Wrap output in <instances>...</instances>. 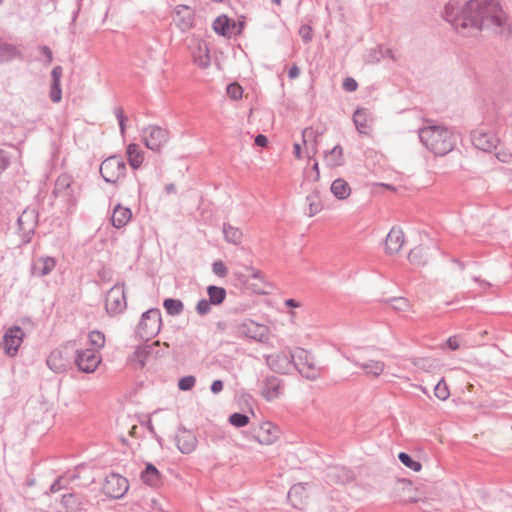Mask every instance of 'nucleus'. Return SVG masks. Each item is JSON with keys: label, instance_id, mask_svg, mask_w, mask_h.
Returning a JSON list of instances; mask_svg holds the SVG:
<instances>
[{"label": "nucleus", "instance_id": "nucleus-63", "mask_svg": "<svg viewBox=\"0 0 512 512\" xmlns=\"http://www.w3.org/2000/svg\"><path fill=\"white\" fill-rule=\"evenodd\" d=\"M375 186L384 187L386 189L394 190V188L389 184L379 183V184H375Z\"/></svg>", "mask_w": 512, "mask_h": 512}, {"label": "nucleus", "instance_id": "nucleus-15", "mask_svg": "<svg viewBox=\"0 0 512 512\" xmlns=\"http://www.w3.org/2000/svg\"><path fill=\"white\" fill-rule=\"evenodd\" d=\"M384 304L394 313L402 317H408L416 313L415 305L408 298L403 296L391 297L384 300Z\"/></svg>", "mask_w": 512, "mask_h": 512}, {"label": "nucleus", "instance_id": "nucleus-48", "mask_svg": "<svg viewBox=\"0 0 512 512\" xmlns=\"http://www.w3.org/2000/svg\"><path fill=\"white\" fill-rule=\"evenodd\" d=\"M82 470H85V465L79 464L75 467L74 471L65 473L64 475H67L66 484H70L71 482L80 479V473Z\"/></svg>", "mask_w": 512, "mask_h": 512}, {"label": "nucleus", "instance_id": "nucleus-40", "mask_svg": "<svg viewBox=\"0 0 512 512\" xmlns=\"http://www.w3.org/2000/svg\"><path fill=\"white\" fill-rule=\"evenodd\" d=\"M493 150H495L496 158L499 161L509 163L512 160V153L508 148L497 145V148H494Z\"/></svg>", "mask_w": 512, "mask_h": 512}, {"label": "nucleus", "instance_id": "nucleus-50", "mask_svg": "<svg viewBox=\"0 0 512 512\" xmlns=\"http://www.w3.org/2000/svg\"><path fill=\"white\" fill-rule=\"evenodd\" d=\"M211 305L212 304L210 303L209 300L203 299L197 303L196 310H197L198 314L204 315L210 311Z\"/></svg>", "mask_w": 512, "mask_h": 512}, {"label": "nucleus", "instance_id": "nucleus-4", "mask_svg": "<svg viewBox=\"0 0 512 512\" xmlns=\"http://www.w3.org/2000/svg\"><path fill=\"white\" fill-rule=\"evenodd\" d=\"M162 325L161 313L158 309H150L146 311L137 326L136 333L143 340H150L155 337Z\"/></svg>", "mask_w": 512, "mask_h": 512}, {"label": "nucleus", "instance_id": "nucleus-12", "mask_svg": "<svg viewBox=\"0 0 512 512\" xmlns=\"http://www.w3.org/2000/svg\"><path fill=\"white\" fill-rule=\"evenodd\" d=\"M292 353L280 351L269 355L266 359L268 366L277 373L286 374L293 368Z\"/></svg>", "mask_w": 512, "mask_h": 512}, {"label": "nucleus", "instance_id": "nucleus-56", "mask_svg": "<svg viewBox=\"0 0 512 512\" xmlns=\"http://www.w3.org/2000/svg\"><path fill=\"white\" fill-rule=\"evenodd\" d=\"M223 389V383L221 380H215L212 385H211V391L214 393V394H217L219 392H221Z\"/></svg>", "mask_w": 512, "mask_h": 512}, {"label": "nucleus", "instance_id": "nucleus-54", "mask_svg": "<svg viewBox=\"0 0 512 512\" xmlns=\"http://www.w3.org/2000/svg\"><path fill=\"white\" fill-rule=\"evenodd\" d=\"M62 67L60 66H56L54 67V69L52 70V83L58 85L60 84V80H61V77H62Z\"/></svg>", "mask_w": 512, "mask_h": 512}, {"label": "nucleus", "instance_id": "nucleus-17", "mask_svg": "<svg viewBox=\"0 0 512 512\" xmlns=\"http://www.w3.org/2000/svg\"><path fill=\"white\" fill-rule=\"evenodd\" d=\"M37 213L32 209H26L18 219L19 230L24 237H29L37 226Z\"/></svg>", "mask_w": 512, "mask_h": 512}, {"label": "nucleus", "instance_id": "nucleus-36", "mask_svg": "<svg viewBox=\"0 0 512 512\" xmlns=\"http://www.w3.org/2000/svg\"><path fill=\"white\" fill-rule=\"evenodd\" d=\"M224 236L227 241L237 245L240 244L242 241V232L235 227H232L230 225L224 226L223 229Z\"/></svg>", "mask_w": 512, "mask_h": 512}, {"label": "nucleus", "instance_id": "nucleus-57", "mask_svg": "<svg viewBox=\"0 0 512 512\" xmlns=\"http://www.w3.org/2000/svg\"><path fill=\"white\" fill-rule=\"evenodd\" d=\"M267 138L266 136L260 134V135H257L256 138H255V144L257 146H260V147H265L267 145Z\"/></svg>", "mask_w": 512, "mask_h": 512}, {"label": "nucleus", "instance_id": "nucleus-39", "mask_svg": "<svg viewBox=\"0 0 512 512\" xmlns=\"http://www.w3.org/2000/svg\"><path fill=\"white\" fill-rule=\"evenodd\" d=\"M434 396L440 401H445L450 397V389L444 379H441L434 387Z\"/></svg>", "mask_w": 512, "mask_h": 512}, {"label": "nucleus", "instance_id": "nucleus-59", "mask_svg": "<svg viewBox=\"0 0 512 512\" xmlns=\"http://www.w3.org/2000/svg\"><path fill=\"white\" fill-rule=\"evenodd\" d=\"M300 74V70L297 66H293L291 67V69L289 70V77L290 79H295L299 76Z\"/></svg>", "mask_w": 512, "mask_h": 512}, {"label": "nucleus", "instance_id": "nucleus-6", "mask_svg": "<svg viewBox=\"0 0 512 512\" xmlns=\"http://www.w3.org/2000/svg\"><path fill=\"white\" fill-rule=\"evenodd\" d=\"M238 332L250 339L258 342H267L270 339L271 331L270 328L252 319H245L238 324Z\"/></svg>", "mask_w": 512, "mask_h": 512}, {"label": "nucleus", "instance_id": "nucleus-22", "mask_svg": "<svg viewBox=\"0 0 512 512\" xmlns=\"http://www.w3.org/2000/svg\"><path fill=\"white\" fill-rule=\"evenodd\" d=\"M306 214L309 217H313L319 214L324 209V202L322 199V194L319 189H314L307 197H306Z\"/></svg>", "mask_w": 512, "mask_h": 512}, {"label": "nucleus", "instance_id": "nucleus-16", "mask_svg": "<svg viewBox=\"0 0 512 512\" xmlns=\"http://www.w3.org/2000/svg\"><path fill=\"white\" fill-rule=\"evenodd\" d=\"M24 332L19 327H13L3 336V349L9 356H14L22 344Z\"/></svg>", "mask_w": 512, "mask_h": 512}, {"label": "nucleus", "instance_id": "nucleus-33", "mask_svg": "<svg viewBox=\"0 0 512 512\" xmlns=\"http://www.w3.org/2000/svg\"><path fill=\"white\" fill-rule=\"evenodd\" d=\"M89 344L92 346L91 350H96L98 353L105 345V335L100 331H91L88 335Z\"/></svg>", "mask_w": 512, "mask_h": 512}, {"label": "nucleus", "instance_id": "nucleus-49", "mask_svg": "<svg viewBox=\"0 0 512 512\" xmlns=\"http://www.w3.org/2000/svg\"><path fill=\"white\" fill-rule=\"evenodd\" d=\"M115 114H116V118L119 122V126H120V131H121V134L124 135L125 134V131H126V121H127V117L126 115L124 114V111L123 109L121 108H118L116 111H115Z\"/></svg>", "mask_w": 512, "mask_h": 512}, {"label": "nucleus", "instance_id": "nucleus-29", "mask_svg": "<svg viewBox=\"0 0 512 512\" xmlns=\"http://www.w3.org/2000/svg\"><path fill=\"white\" fill-rule=\"evenodd\" d=\"M141 480L149 486H157L160 482V473L153 464L148 463L141 472Z\"/></svg>", "mask_w": 512, "mask_h": 512}, {"label": "nucleus", "instance_id": "nucleus-9", "mask_svg": "<svg viewBox=\"0 0 512 512\" xmlns=\"http://www.w3.org/2000/svg\"><path fill=\"white\" fill-rule=\"evenodd\" d=\"M168 140L166 130L158 126H149L144 130L143 142L148 149L159 151Z\"/></svg>", "mask_w": 512, "mask_h": 512}, {"label": "nucleus", "instance_id": "nucleus-2", "mask_svg": "<svg viewBox=\"0 0 512 512\" xmlns=\"http://www.w3.org/2000/svg\"><path fill=\"white\" fill-rule=\"evenodd\" d=\"M422 144L436 156H444L453 150L455 137L444 126L432 125L419 131Z\"/></svg>", "mask_w": 512, "mask_h": 512}, {"label": "nucleus", "instance_id": "nucleus-30", "mask_svg": "<svg viewBox=\"0 0 512 512\" xmlns=\"http://www.w3.org/2000/svg\"><path fill=\"white\" fill-rule=\"evenodd\" d=\"M354 123L360 133L367 134L370 131L369 116L365 109H359L354 113Z\"/></svg>", "mask_w": 512, "mask_h": 512}, {"label": "nucleus", "instance_id": "nucleus-64", "mask_svg": "<svg viewBox=\"0 0 512 512\" xmlns=\"http://www.w3.org/2000/svg\"><path fill=\"white\" fill-rule=\"evenodd\" d=\"M93 482H94V479H93V478H90V479H88L85 483H83L82 485H83V486H87V485H89V484H91V483H93Z\"/></svg>", "mask_w": 512, "mask_h": 512}, {"label": "nucleus", "instance_id": "nucleus-5", "mask_svg": "<svg viewBox=\"0 0 512 512\" xmlns=\"http://www.w3.org/2000/svg\"><path fill=\"white\" fill-rule=\"evenodd\" d=\"M100 173L106 182L116 184L126 174L125 162L117 156L108 157L100 165Z\"/></svg>", "mask_w": 512, "mask_h": 512}, {"label": "nucleus", "instance_id": "nucleus-14", "mask_svg": "<svg viewBox=\"0 0 512 512\" xmlns=\"http://www.w3.org/2000/svg\"><path fill=\"white\" fill-rule=\"evenodd\" d=\"M280 430L270 422L262 423L254 432V437L260 445L270 446L276 444Z\"/></svg>", "mask_w": 512, "mask_h": 512}, {"label": "nucleus", "instance_id": "nucleus-62", "mask_svg": "<svg viewBox=\"0 0 512 512\" xmlns=\"http://www.w3.org/2000/svg\"><path fill=\"white\" fill-rule=\"evenodd\" d=\"M247 289H250V290H252V291H254V292H256V293H263V292H264V291H263L262 289H260V288H255V287H253V285H252V284H247Z\"/></svg>", "mask_w": 512, "mask_h": 512}, {"label": "nucleus", "instance_id": "nucleus-32", "mask_svg": "<svg viewBox=\"0 0 512 512\" xmlns=\"http://www.w3.org/2000/svg\"><path fill=\"white\" fill-rule=\"evenodd\" d=\"M61 503L66 509L77 511L81 508L82 501L74 493H67L62 496Z\"/></svg>", "mask_w": 512, "mask_h": 512}, {"label": "nucleus", "instance_id": "nucleus-31", "mask_svg": "<svg viewBox=\"0 0 512 512\" xmlns=\"http://www.w3.org/2000/svg\"><path fill=\"white\" fill-rule=\"evenodd\" d=\"M207 293L209 301L213 305L222 304L226 298V290L222 287L211 285L207 288Z\"/></svg>", "mask_w": 512, "mask_h": 512}, {"label": "nucleus", "instance_id": "nucleus-10", "mask_svg": "<svg viewBox=\"0 0 512 512\" xmlns=\"http://www.w3.org/2000/svg\"><path fill=\"white\" fill-rule=\"evenodd\" d=\"M405 244V234L402 228L400 227H392L388 232L385 243L384 250L385 253L389 256L398 255L403 246Z\"/></svg>", "mask_w": 512, "mask_h": 512}, {"label": "nucleus", "instance_id": "nucleus-47", "mask_svg": "<svg viewBox=\"0 0 512 512\" xmlns=\"http://www.w3.org/2000/svg\"><path fill=\"white\" fill-rule=\"evenodd\" d=\"M322 131L314 130L312 127L305 128L302 132L303 142L307 144L308 141L316 142L317 136L321 135Z\"/></svg>", "mask_w": 512, "mask_h": 512}, {"label": "nucleus", "instance_id": "nucleus-43", "mask_svg": "<svg viewBox=\"0 0 512 512\" xmlns=\"http://www.w3.org/2000/svg\"><path fill=\"white\" fill-rule=\"evenodd\" d=\"M67 475L58 476L50 486V492L56 493L62 489H66L69 484H66Z\"/></svg>", "mask_w": 512, "mask_h": 512}, {"label": "nucleus", "instance_id": "nucleus-37", "mask_svg": "<svg viewBox=\"0 0 512 512\" xmlns=\"http://www.w3.org/2000/svg\"><path fill=\"white\" fill-rule=\"evenodd\" d=\"M398 459L404 466L415 472H419L422 468V465L419 461L413 459L408 453L404 451L398 454Z\"/></svg>", "mask_w": 512, "mask_h": 512}, {"label": "nucleus", "instance_id": "nucleus-18", "mask_svg": "<svg viewBox=\"0 0 512 512\" xmlns=\"http://www.w3.org/2000/svg\"><path fill=\"white\" fill-rule=\"evenodd\" d=\"M282 384L281 381L274 376L265 378L261 387V395L267 401H273L281 395Z\"/></svg>", "mask_w": 512, "mask_h": 512}, {"label": "nucleus", "instance_id": "nucleus-23", "mask_svg": "<svg viewBox=\"0 0 512 512\" xmlns=\"http://www.w3.org/2000/svg\"><path fill=\"white\" fill-rule=\"evenodd\" d=\"M364 374L371 378L380 377L386 369L385 362L380 359H370L359 365Z\"/></svg>", "mask_w": 512, "mask_h": 512}, {"label": "nucleus", "instance_id": "nucleus-38", "mask_svg": "<svg viewBox=\"0 0 512 512\" xmlns=\"http://www.w3.org/2000/svg\"><path fill=\"white\" fill-rule=\"evenodd\" d=\"M327 478L335 482H344L350 478L348 472L343 468L331 467L327 473Z\"/></svg>", "mask_w": 512, "mask_h": 512}, {"label": "nucleus", "instance_id": "nucleus-25", "mask_svg": "<svg viewBox=\"0 0 512 512\" xmlns=\"http://www.w3.org/2000/svg\"><path fill=\"white\" fill-rule=\"evenodd\" d=\"M132 218V212L129 208L117 205L112 213L111 222L115 228L126 226Z\"/></svg>", "mask_w": 512, "mask_h": 512}, {"label": "nucleus", "instance_id": "nucleus-42", "mask_svg": "<svg viewBox=\"0 0 512 512\" xmlns=\"http://www.w3.org/2000/svg\"><path fill=\"white\" fill-rule=\"evenodd\" d=\"M424 259V252L421 248L416 247L412 249L408 254V260L414 265H420Z\"/></svg>", "mask_w": 512, "mask_h": 512}, {"label": "nucleus", "instance_id": "nucleus-1", "mask_svg": "<svg viewBox=\"0 0 512 512\" xmlns=\"http://www.w3.org/2000/svg\"><path fill=\"white\" fill-rule=\"evenodd\" d=\"M444 17L464 36H472L483 29L499 32L506 15L495 0H470L462 7L450 0L444 8Z\"/></svg>", "mask_w": 512, "mask_h": 512}, {"label": "nucleus", "instance_id": "nucleus-51", "mask_svg": "<svg viewBox=\"0 0 512 512\" xmlns=\"http://www.w3.org/2000/svg\"><path fill=\"white\" fill-rule=\"evenodd\" d=\"M299 34L303 38L304 41L308 42L312 39V28L308 25H303L299 29Z\"/></svg>", "mask_w": 512, "mask_h": 512}, {"label": "nucleus", "instance_id": "nucleus-45", "mask_svg": "<svg viewBox=\"0 0 512 512\" xmlns=\"http://www.w3.org/2000/svg\"><path fill=\"white\" fill-rule=\"evenodd\" d=\"M212 271L216 276L223 278L227 275L228 268L223 261L217 260L212 264Z\"/></svg>", "mask_w": 512, "mask_h": 512}, {"label": "nucleus", "instance_id": "nucleus-44", "mask_svg": "<svg viewBox=\"0 0 512 512\" xmlns=\"http://www.w3.org/2000/svg\"><path fill=\"white\" fill-rule=\"evenodd\" d=\"M227 94L231 99L238 100L243 95V89L239 84L233 83L227 87Z\"/></svg>", "mask_w": 512, "mask_h": 512}, {"label": "nucleus", "instance_id": "nucleus-60", "mask_svg": "<svg viewBox=\"0 0 512 512\" xmlns=\"http://www.w3.org/2000/svg\"><path fill=\"white\" fill-rule=\"evenodd\" d=\"M7 166V157L0 151V172L3 171Z\"/></svg>", "mask_w": 512, "mask_h": 512}, {"label": "nucleus", "instance_id": "nucleus-41", "mask_svg": "<svg viewBox=\"0 0 512 512\" xmlns=\"http://www.w3.org/2000/svg\"><path fill=\"white\" fill-rule=\"evenodd\" d=\"M229 422L235 427H244L249 423V417L241 413H234L229 417Z\"/></svg>", "mask_w": 512, "mask_h": 512}, {"label": "nucleus", "instance_id": "nucleus-13", "mask_svg": "<svg viewBox=\"0 0 512 512\" xmlns=\"http://www.w3.org/2000/svg\"><path fill=\"white\" fill-rule=\"evenodd\" d=\"M101 360V355L96 350L85 349L78 352L76 364L81 371L92 373L97 369Z\"/></svg>", "mask_w": 512, "mask_h": 512}, {"label": "nucleus", "instance_id": "nucleus-27", "mask_svg": "<svg viewBox=\"0 0 512 512\" xmlns=\"http://www.w3.org/2000/svg\"><path fill=\"white\" fill-rule=\"evenodd\" d=\"M159 344V341H155L150 345H143L137 347L132 357L130 358L131 362L135 363L137 366L142 368L145 365L148 357L150 356L152 348L158 346Z\"/></svg>", "mask_w": 512, "mask_h": 512}, {"label": "nucleus", "instance_id": "nucleus-26", "mask_svg": "<svg viewBox=\"0 0 512 512\" xmlns=\"http://www.w3.org/2000/svg\"><path fill=\"white\" fill-rule=\"evenodd\" d=\"M126 157L131 168L138 169L143 164L144 152L139 145L131 143L127 146Z\"/></svg>", "mask_w": 512, "mask_h": 512}, {"label": "nucleus", "instance_id": "nucleus-3", "mask_svg": "<svg viewBox=\"0 0 512 512\" xmlns=\"http://www.w3.org/2000/svg\"><path fill=\"white\" fill-rule=\"evenodd\" d=\"M292 358L294 359L293 367H295L303 377L309 380H315L320 377L321 370L309 350L297 347L292 353Z\"/></svg>", "mask_w": 512, "mask_h": 512}, {"label": "nucleus", "instance_id": "nucleus-19", "mask_svg": "<svg viewBox=\"0 0 512 512\" xmlns=\"http://www.w3.org/2000/svg\"><path fill=\"white\" fill-rule=\"evenodd\" d=\"M473 144L480 150L492 151L497 148L498 139L491 133L478 130L473 133Z\"/></svg>", "mask_w": 512, "mask_h": 512}, {"label": "nucleus", "instance_id": "nucleus-20", "mask_svg": "<svg viewBox=\"0 0 512 512\" xmlns=\"http://www.w3.org/2000/svg\"><path fill=\"white\" fill-rule=\"evenodd\" d=\"M56 267V260L50 256H41L32 264V274L37 277L49 275Z\"/></svg>", "mask_w": 512, "mask_h": 512}, {"label": "nucleus", "instance_id": "nucleus-53", "mask_svg": "<svg viewBox=\"0 0 512 512\" xmlns=\"http://www.w3.org/2000/svg\"><path fill=\"white\" fill-rule=\"evenodd\" d=\"M357 86V82L353 78H346L343 82L344 89L349 92L355 91Z\"/></svg>", "mask_w": 512, "mask_h": 512}, {"label": "nucleus", "instance_id": "nucleus-28", "mask_svg": "<svg viewBox=\"0 0 512 512\" xmlns=\"http://www.w3.org/2000/svg\"><path fill=\"white\" fill-rule=\"evenodd\" d=\"M193 61L202 69L210 65L209 49L205 43H199L197 45L196 49L193 51Z\"/></svg>", "mask_w": 512, "mask_h": 512}, {"label": "nucleus", "instance_id": "nucleus-35", "mask_svg": "<svg viewBox=\"0 0 512 512\" xmlns=\"http://www.w3.org/2000/svg\"><path fill=\"white\" fill-rule=\"evenodd\" d=\"M163 306L169 315L175 316L183 311V303L178 299H166L164 300Z\"/></svg>", "mask_w": 512, "mask_h": 512}, {"label": "nucleus", "instance_id": "nucleus-58", "mask_svg": "<svg viewBox=\"0 0 512 512\" xmlns=\"http://www.w3.org/2000/svg\"><path fill=\"white\" fill-rule=\"evenodd\" d=\"M41 51H42V53L46 56V58H47V62H48V63H51V62H52L53 57H52V52H51L50 48H48V47H42V48H41Z\"/></svg>", "mask_w": 512, "mask_h": 512}, {"label": "nucleus", "instance_id": "nucleus-8", "mask_svg": "<svg viewBox=\"0 0 512 512\" xmlns=\"http://www.w3.org/2000/svg\"><path fill=\"white\" fill-rule=\"evenodd\" d=\"M127 306L124 287L114 285L107 293L105 307L108 313L118 314L125 310Z\"/></svg>", "mask_w": 512, "mask_h": 512}, {"label": "nucleus", "instance_id": "nucleus-46", "mask_svg": "<svg viewBox=\"0 0 512 512\" xmlns=\"http://www.w3.org/2000/svg\"><path fill=\"white\" fill-rule=\"evenodd\" d=\"M196 383V379L194 376H186L179 380L178 387L182 391L191 390Z\"/></svg>", "mask_w": 512, "mask_h": 512}, {"label": "nucleus", "instance_id": "nucleus-61", "mask_svg": "<svg viewBox=\"0 0 512 512\" xmlns=\"http://www.w3.org/2000/svg\"><path fill=\"white\" fill-rule=\"evenodd\" d=\"M294 156L297 158V159H301V146L300 144L296 143L294 144Z\"/></svg>", "mask_w": 512, "mask_h": 512}, {"label": "nucleus", "instance_id": "nucleus-52", "mask_svg": "<svg viewBox=\"0 0 512 512\" xmlns=\"http://www.w3.org/2000/svg\"><path fill=\"white\" fill-rule=\"evenodd\" d=\"M50 98L53 102H59L61 100V87L60 84L56 85L52 83Z\"/></svg>", "mask_w": 512, "mask_h": 512}, {"label": "nucleus", "instance_id": "nucleus-11", "mask_svg": "<svg viewBox=\"0 0 512 512\" xmlns=\"http://www.w3.org/2000/svg\"><path fill=\"white\" fill-rule=\"evenodd\" d=\"M213 29L216 33L230 38L232 36L239 35L242 32L243 23H237L226 15H221L213 22Z\"/></svg>", "mask_w": 512, "mask_h": 512}, {"label": "nucleus", "instance_id": "nucleus-21", "mask_svg": "<svg viewBox=\"0 0 512 512\" xmlns=\"http://www.w3.org/2000/svg\"><path fill=\"white\" fill-rule=\"evenodd\" d=\"M287 498H288V501L290 502V504L294 508L302 509V506L305 503V499L307 498L306 484L305 483L294 484L289 489Z\"/></svg>", "mask_w": 512, "mask_h": 512}, {"label": "nucleus", "instance_id": "nucleus-24", "mask_svg": "<svg viewBox=\"0 0 512 512\" xmlns=\"http://www.w3.org/2000/svg\"><path fill=\"white\" fill-rule=\"evenodd\" d=\"M330 191L340 201L347 200L352 194L350 184L343 178L335 179L330 186Z\"/></svg>", "mask_w": 512, "mask_h": 512}, {"label": "nucleus", "instance_id": "nucleus-7", "mask_svg": "<svg viewBox=\"0 0 512 512\" xmlns=\"http://www.w3.org/2000/svg\"><path fill=\"white\" fill-rule=\"evenodd\" d=\"M128 489V480L120 474L110 473L105 477L103 492L107 497L120 499L127 493Z\"/></svg>", "mask_w": 512, "mask_h": 512}, {"label": "nucleus", "instance_id": "nucleus-34", "mask_svg": "<svg viewBox=\"0 0 512 512\" xmlns=\"http://www.w3.org/2000/svg\"><path fill=\"white\" fill-rule=\"evenodd\" d=\"M325 159L330 166H339L343 163V149L341 146H335L329 151Z\"/></svg>", "mask_w": 512, "mask_h": 512}, {"label": "nucleus", "instance_id": "nucleus-55", "mask_svg": "<svg viewBox=\"0 0 512 512\" xmlns=\"http://www.w3.org/2000/svg\"><path fill=\"white\" fill-rule=\"evenodd\" d=\"M446 345L447 347L452 350V351H455L459 348L460 344H459V340L457 337L453 336V337H450L447 342H446Z\"/></svg>", "mask_w": 512, "mask_h": 512}]
</instances>
